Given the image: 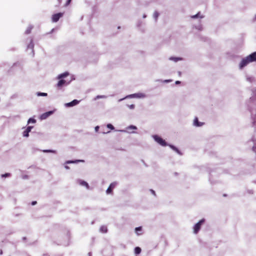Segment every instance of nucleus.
<instances>
[{
	"mask_svg": "<svg viewBox=\"0 0 256 256\" xmlns=\"http://www.w3.org/2000/svg\"><path fill=\"white\" fill-rule=\"evenodd\" d=\"M68 75L69 73L68 72H65L58 76L57 78L60 80L57 84L58 87L61 88L64 86H66L70 84V81L67 82L66 80H63V78H66Z\"/></svg>",
	"mask_w": 256,
	"mask_h": 256,
	"instance_id": "f257e3e1",
	"label": "nucleus"
},
{
	"mask_svg": "<svg viewBox=\"0 0 256 256\" xmlns=\"http://www.w3.org/2000/svg\"><path fill=\"white\" fill-rule=\"evenodd\" d=\"M146 97V95L142 92H138L126 96L124 98L119 100V102L122 100H123L127 98H143Z\"/></svg>",
	"mask_w": 256,
	"mask_h": 256,
	"instance_id": "f03ea898",
	"label": "nucleus"
},
{
	"mask_svg": "<svg viewBox=\"0 0 256 256\" xmlns=\"http://www.w3.org/2000/svg\"><path fill=\"white\" fill-rule=\"evenodd\" d=\"M152 138L154 140L158 142V144L162 146H167L166 142H165L164 140H163L162 138L159 136L158 135H154L152 136Z\"/></svg>",
	"mask_w": 256,
	"mask_h": 256,
	"instance_id": "7ed1b4c3",
	"label": "nucleus"
},
{
	"mask_svg": "<svg viewBox=\"0 0 256 256\" xmlns=\"http://www.w3.org/2000/svg\"><path fill=\"white\" fill-rule=\"evenodd\" d=\"M204 222V220L202 219L194 225V234L198 233V232L199 231V230L200 228V226H201L202 224Z\"/></svg>",
	"mask_w": 256,
	"mask_h": 256,
	"instance_id": "20e7f679",
	"label": "nucleus"
},
{
	"mask_svg": "<svg viewBox=\"0 0 256 256\" xmlns=\"http://www.w3.org/2000/svg\"><path fill=\"white\" fill-rule=\"evenodd\" d=\"M249 63H250V62L246 58V57L244 58L240 63V68L242 69L243 68L247 66Z\"/></svg>",
	"mask_w": 256,
	"mask_h": 256,
	"instance_id": "39448f33",
	"label": "nucleus"
},
{
	"mask_svg": "<svg viewBox=\"0 0 256 256\" xmlns=\"http://www.w3.org/2000/svg\"><path fill=\"white\" fill-rule=\"evenodd\" d=\"M63 16V13H58L52 15V21L54 22H57L59 19L62 17Z\"/></svg>",
	"mask_w": 256,
	"mask_h": 256,
	"instance_id": "423d86ee",
	"label": "nucleus"
},
{
	"mask_svg": "<svg viewBox=\"0 0 256 256\" xmlns=\"http://www.w3.org/2000/svg\"><path fill=\"white\" fill-rule=\"evenodd\" d=\"M246 58L250 62H256V52H254L247 56Z\"/></svg>",
	"mask_w": 256,
	"mask_h": 256,
	"instance_id": "0eeeda50",
	"label": "nucleus"
},
{
	"mask_svg": "<svg viewBox=\"0 0 256 256\" xmlns=\"http://www.w3.org/2000/svg\"><path fill=\"white\" fill-rule=\"evenodd\" d=\"M54 112L53 111H49V112H44V114H42L40 116V118L42 120H45L47 118H48L49 116H50V115H52V114H53Z\"/></svg>",
	"mask_w": 256,
	"mask_h": 256,
	"instance_id": "6e6552de",
	"label": "nucleus"
},
{
	"mask_svg": "<svg viewBox=\"0 0 256 256\" xmlns=\"http://www.w3.org/2000/svg\"><path fill=\"white\" fill-rule=\"evenodd\" d=\"M79 103V101L76 100H74L72 102L64 104L66 107H72L74 106Z\"/></svg>",
	"mask_w": 256,
	"mask_h": 256,
	"instance_id": "1a4fd4ad",
	"label": "nucleus"
},
{
	"mask_svg": "<svg viewBox=\"0 0 256 256\" xmlns=\"http://www.w3.org/2000/svg\"><path fill=\"white\" fill-rule=\"evenodd\" d=\"M34 44L33 43L32 40H30V42L28 46V49H30L31 50V53L32 54V56L34 55Z\"/></svg>",
	"mask_w": 256,
	"mask_h": 256,
	"instance_id": "9d476101",
	"label": "nucleus"
},
{
	"mask_svg": "<svg viewBox=\"0 0 256 256\" xmlns=\"http://www.w3.org/2000/svg\"><path fill=\"white\" fill-rule=\"evenodd\" d=\"M78 184L80 185H81L82 186H84L87 188H88V184L86 182L82 180H78Z\"/></svg>",
	"mask_w": 256,
	"mask_h": 256,
	"instance_id": "9b49d317",
	"label": "nucleus"
},
{
	"mask_svg": "<svg viewBox=\"0 0 256 256\" xmlns=\"http://www.w3.org/2000/svg\"><path fill=\"white\" fill-rule=\"evenodd\" d=\"M194 125L196 126H200L202 125V123L200 122L198 120V118H196L194 120Z\"/></svg>",
	"mask_w": 256,
	"mask_h": 256,
	"instance_id": "f8f14e48",
	"label": "nucleus"
},
{
	"mask_svg": "<svg viewBox=\"0 0 256 256\" xmlns=\"http://www.w3.org/2000/svg\"><path fill=\"white\" fill-rule=\"evenodd\" d=\"M252 123L254 125H256V111H254V112H252Z\"/></svg>",
	"mask_w": 256,
	"mask_h": 256,
	"instance_id": "ddd939ff",
	"label": "nucleus"
},
{
	"mask_svg": "<svg viewBox=\"0 0 256 256\" xmlns=\"http://www.w3.org/2000/svg\"><path fill=\"white\" fill-rule=\"evenodd\" d=\"M169 60H170L174 61V62H177L179 60H182V58H177V57H170L169 58Z\"/></svg>",
	"mask_w": 256,
	"mask_h": 256,
	"instance_id": "4468645a",
	"label": "nucleus"
},
{
	"mask_svg": "<svg viewBox=\"0 0 256 256\" xmlns=\"http://www.w3.org/2000/svg\"><path fill=\"white\" fill-rule=\"evenodd\" d=\"M142 230V227L140 226V227H138V228H136L135 232L138 235H140L142 234V233H140L139 232H141Z\"/></svg>",
	"mask_w": 256,
	"mask_h": 256,
	"instance_id": "2eb2a0df",
	"label": "nucleus"
},
{
	"mask_svg": "<svg viewBox=\"0 0 256 256\" xmlns=\"http://www.w3.org/2000/svg\"><path fill=\"white\" fill-rule=\"evenodd\" d=\"M100 231L102 232H104V233L106 232H107V228L104 226H102L100 228Z\"/></svg>",
	"mask_w": 256,
	"mask_h": 256,
	"instance_id": "dca6fc26",
	"label": "nucleus"
},
{
	"mask_svg": "<svg viewBox=\"0 0 256 256\" xmlns=\"http://www.w3.org/2000/svg\"><path fill=\"white\" fill-rule=\"evenodd\" d=\"M136 129H137L136 126H132V125L126 128L127 130H136Z\"/></svg>",
	"mask_w": 256,
	"mask_h": 256,
	"instance_id": "f3484780",
	"label": "nucleus"
},
{
	"mask_svg": "<svg viewBox=\"0 0 256 256\" xmlns=\"http://www.w3.org/2000/svg\"><path fill=\"white\" fill-rule=\"evenodd\" d=\"M141 252V248L140 247H136L134 248V252L136 254H140Z\"/></svg>",
	"mask_w": 256,
	"mask_h": 256,
	"instance_id": "a211bd4d",
	"label": "nucleus"
},
{
	"mask_svg": "<svg viewBox=\"0 0 256 256\" xmlns=\"http://www.w3.org/2000/svg\"><path fill=\"white\" fill-rule=\"evenodd\" d=\"M191 18H202L204 16H200V13H198L197 14L191 16Z\"/></svg>",
	"mask_w": 256,
	"mask_h": 256,
	"instance_id": "6ab92c4d",
	"label": "nucleus"
},
{
	"mask_svg": "<svg viewBox=\"0 0 256 256\" xmlns=\"http://www.w3.org/2000/svg\"><path fill=\"white\" fill-rule=\"evenodd\" d=\"M158 16H159L158 12H156V11H155L154 12V13L153 16H154V18L156 20H157V19H158Z\"/></svg>",
	"mask_w": 256,
	"mask_h": 256,
	"instance_id": "aec40b11",
	"label": "nucleus"
},
{
	"mask_svg": "<svg viewBox=\"0 0 256 256\" xmlns=\"http://www.w3.org/2000/svg\"><path fill=\"white\" fill-rule=\"evenodd\" d=\"M42 152H52L56 154V152L54 150H43Z\"/></svg>",
	"mask_w": 256,
	"mask_h": 256,
	"instance_id": "412c9836",
	"label": "nucleus"
},
{
	"mask_svg": "<svg viewBox=\"0 0 256 256\" xmlns=\"http://www.w3.org/2000/svg\"><path fill=\"white\" fill-rule=\"evenodd\" d=\"M32 28L31 26H28L26 30V32H25L26 34H30V32H31V30H32Z\"/></svg>",
	"mask_w": 256,
	"mask_h": 256,
	"instance_id": "4be33fe9",
	"label": "nucleus"
},
{
	"mask_svg": "<svg viewBox=\"0 0 256 256\" xmlns=\"http://www.w3.org/2000/svg\"><path fill=\"white\" fill-rule=\"evenodd\" d=\"M81 162V160H75V161H73V160H68L66 162V164H72V163H76V162ZM82 162H83V160H82Z\"/></svg>",
	"mask_w": 256,
	"mask_h": 256,
	"instance_id": "5701e85b",
	"label": "nucleus"
},
{
	"mask_svg": "<svg viewBox=\"0 0 256 256\" xmlns=\"http://www.w3.org/2000/svg\"><path fill=\"white\" fill-rule=\"evenodd\" d=\"M36 122V120L34 119V118H30L28 119V124H30V122H32V123H35Z\"/></svg>",
	"mask_w": 256,
	"mask_h": 256,
	"instance_id": "b1692460",
	"label": "nucleus"
},
{
	"mask_svg": "<svg viewBox=\"0 0 256 256\" xmlns=\"http://www.w3.org/2000/svg\"><path fill=\"white\" fill-rule=\"evenodd\" d=\"M170 146L174 150H175L176 152L178 154H180L179 150H178V149L176 148L175 146H172V145H170Z\"/></svg>",
	"mask_w": 256,
	"mask_h": 256,
	"instance_id": "393cba45",
	"label": "nucleus"
},
{
	"mask_svg": "<svg viewBox=\"0 0 256 256\" xmlns=\"http://www.w3.org/2000/svg\"><path fill=\"white\" fill-rule=\"evenodd\" d=\"M116 184L117 183L116 182H114L112 183L109 186L112 190L116 186Z\"/></svg>",
	"mask_w": 256,
	"mask_h": 256,
	"instance_id": "a878e982",
	"label": "nucleus"
},
{
	"mask_svg": "<svg viewBox=\"0 0 256 256\" xmlns=\"http://www.w3.org/2000/svg\"><path fill=\"white\" fill-rule=\"evenodd\" d=\"M38 96H46L48 95L47 93L45 92H38L37 93Z\"/></svg>",
	"mask_w": 256,
	"mask_h": 256,
	"instance_id": "bb28decb",
	"label": "nucleus"
},
{
	"mask_svg": "<svg viewBox=\"0 0 256 256\" xmlns=\"http://www.w3.org/2000/svg\"><path fill=\"white\" fill-rule=\"evenodd\" d=\"M106 126H107L108 128H110V129L112 130H113L114 128V126L112 124H108Z\"/></svg>",
	"mask_w": 256,
	"mask_h": 256,
	"instance_id": "cd10ccee",
	"label": "nucleus"
},
{
	"mask_svg": "<svg viewBox=\"0 0 256 256\" xmlns=\"http://www.w3.org/2000/svg\"><path fill=\"white\" fill-rule=\"evenodd\" d=\"M246 80L250 82H252L254 80V78L253 77H246Z\"/></svg>",
	"mask_w": 256,
	"mask_h": 256,
	"instance_id": "c85d7f7f",
	"label": "nucleus"
},
{
	"mask_svg": "<svg viewBox=\"0 0 256 256\" xmlns=\"http://www.w3.org/2000/svg\"><path fill=\"white\" fill-rule=\"evenodd\" d=\"M29 132H28V131H26V130H25L24 132H23V136H24V137H28V136H29Z\"/></svg>",
	"mask_w": 256,
	"mask_h": 256,
	"instance_id": "c756f323",
	"label": "nucleus"
},
{
	"mask_svg": "<svg viewBox=\"0 0 256 256\" xmlns=\"http://www.w3.org/2000/svg\"><path fill=\"white\" fill-rule=\"evenodd\" d=\"M10 176V173H6L5 174H3L2 175V178H6Z\"/></svg>",
	"mask_w": 256,
	"mask_h": 256,
	"instance_id": "7c9ffc66",
	"label": "nucleus"
},
{
	"mask_svg": "<svg viewBox=\"0 0 256 256\" xmlns=\"http://www.w3.org/2000/svg\"><path fill=\"white\" fill-rule=\"evenodd\" d=\"M33 126H28L27 127V128H26V130L28 132H30L32 129V128Z\"/></svg>",
	"mask_w": 256,
	"mask_h": 256,
	"instance_id": "2f4dec72",
	"label": "nucleus"
},
{
	"mask_svg": "<svg viewBox=\"0 0 256 256\" xmlns=\"http://www.w3.org/2000/svg\"><path fill=\"white\" fill-rule=\"evenodd\" d=\"M112 192V189L109 186L106 191V192L107 194H109L110 193H111V192Z\"/></svg>",
	"mask_w": 256,
	"mask_h": 256,
	"instance_id": "473e14b6",
	"label": "nucleus"
},
{
	"mask_svg": "<svg viewBox=\"0 0 256 256\" xmlns=\"http://www.w3.org/2000/svg\"><path fill=\"white\" fill-rule=\"evenodd\" d=\"M128 106L130 108V109H134L135 106L134 104H130V105H128Z\"/></svg>",
	"mask_w": 256,
	"mask_h": 256,
	"instance_id": "72a5a7b5",
	"label": "nucleus"
},
{
	"mask_svg": "<svg viewBox=\"0 0 256 256\" xmlns=\"http://www.w3.org/2000/svg\"><path fill=\"white\" fill-rule=\"evenodd\" d=\"M106 96H98L96 98V99L98 98H106Z\"/></svg>",
	"mask_w": 256,
	"mask_h": 256,
	"instance_id": "f704fd0d",
	"label": "nucleus"
},
{
	"mask_svg": "<svg viewBox=\"0 0 256 256\" xmlns=\"http://www.w3.org/2000/svg\"><path fill=\"white\" fill-rule=\"evenodd\" d=\"M94 130H95V131L96 132H98V130H99V126H96L94 128Z\"/></svg>",
	"mask_w": 256,
	"mask_h": 256,
	"instance_id": "c9c22d12",
	"label": "nucleus"
},
{
	"mask_svg": "<svg viewBox=\"0 0 256 256\" xmlns=\"http://www.w3.org/2000/svg\"><path fill=\"white\" fill-rule=\"evenodd\" d=\"M172 82V80H164V82H166V83H167V82Z\"/></svg>",
	"mask_w": 256,
	"mask_h": 256,
	"instance_id": "e433bc0d",
	"label": "nucleus"
},
{
	"mask_svg": "<svg viewBox=\"0 0 256 256\" xmlns=\"http://www.w3.org/2000/svg\"><path fill=\"white\" fill-rule=\"evenodd\" d=\"M70 1H71V0H68V1H67V2H66V6L68 5V4H70Z\"/></svg>",
	"mask_w": 256,
	"mask_h": 256,
	"instance_id": "4c0bfd02",
	"label": "nucleus"
},
{
	"mask_svg": "<svg viewBox=\"0 0 256 256\" xmlns=\"http://www.w3.org/2000/svg\"><path fill=\"white\" fill-rule=\"evenodd\" d=\"M36 201H34V202H32V204L34 206V205L36 204Z\"/></svg>",
	"mask_w": 256,
	"mask_h": 256,
	"instance_id": "58836bf2",
	"label": "nucleus"
},
{
	"mask_svg": "<svg viewBox=\"0 0 256 256\" xmlns=\"http://www.w3.org/2000/svg\"><path fill=\"white\" fill-rule=\"evenodd\" d=\"M180 81L177 80V81L176 82V84H180Z\"/></svg>",
	"mask_w": 256,
	"mask_h": 256,
	"instance_id": "ea45409f",
	"label": "nucleus"
},
{
	"mask_svg": "<svg viewBox=\"0 0 256 256\" xmlns=\"http://www.w3.org/2000/svg\"><path fill=\"white\" fill-rule=\"evenodd\" d=\"M151 192H152V194H155V192H154V190H151Z\"/></svg>",
	"mask_w": 256,
	"mask_h": 256,
	"instance_id": "a19ab883",
	"label": "nucleus"
},
{
	"mask_svg": "<svg viewBox=\"0 0 256 256\" xmlns=\"http://www.w3.org/2000/svg\"><path fill=\"white\" fill-rule=\"evenodd\" d=\"M64 167H65V168L66 169H68L69 168V167L68 166H66Z\"/></svg>",
	"mask_w": 256,
	"mask_h": 256,
	"instance_id": "79ce46f5",
	"label": "nucleus"
},
{
	"mask_svg": "<svg viewBox=\"0 0 256 256\" xmlns=\"http://www.w3.org/2000/svg\"><path fill=\"white\" fill-rule=\"evenodd\" d=\"M146 14H144L143 15V18H146Z\"/></svg>",
	"mask_w": 256,
	"mask_h": 256,
	"instance_id": "37998d69",
	"label": "nucleus"
},
{
	"mask_svg": "<svg viewBox=\"0 0 256 256\" xmlns=\"http://www.w3.org/2000/svg\"><path fill=\"white\" fill-rule=\"evenodd\" d=\"M120 132H126V130H120Z\"/></svg>",
	"mask_w": 256,
	"mask_h": 256,
	"instance_id": "c03bdc74",
	"label": "nucleus"
},
{
	"mask_svg": "<svg viewBox=\"0 0 256 256\" xmlns=\"http://www.w3.org/2000/svg\"><path fill=\"white\" fill-rule=\"evenodd\" d=\"M27 178V176H24L22 177L23 178Z\"/></svg>",
	"mask_w": 256,
	"mask_h": 256,
	"instance_id": "a18cd8bd",
	"label": "nucleus"
},
{
	"mask_svg": "<svg viewBox=\"0 0 256 256\" xmlns=\"http://www.w3.org/2000/svg\"><path fill=\"white\" fill-rule=\"evenodd\" d=\"M91 254H92L91 252H90L88 253V256H91Z\"/></svg>",
	"mask_w": 256,
	"mask_h": 256,
	"instance_id": "49530a36",
	"label": "nucleus"
},
{
	"mask_svg": "<svg viewBox=\"0 0 256 256\" xmlns=\"http://www.w3.org/2000/svg\"><path fill=\"white\" fill-rule=\"evenodd\" d=\"M254 20H256V14L255 15V16H254Z\"/></svg>",
	"mask_w": 256,
	"mask_h": 256,
	"instance_id": "de8ad7c7",
	"label": "nucleus"
},
{
	"mask_svg": "<svg viewBox=\"0 0 256 256\" xmlns=\"http://www.w3.org/2000/svg\"><path fill=\"white\" fill-rule=\"evenodd\" d=\"M2 254V250H1L0 252V254Z\"/></svg>",
	"mask_w": 256,
	"mask_h": 256,
	"instance_id": "09e8293b",
	"label": "nucleus"
},
{
	"mask_svg": "<svg viewBox=\"0 0 256 256\" xmlns=\"http://www.w3.org/2000/svg\"><path fill=\"white\" fill-rule=\"evenodd\" d=\"M129 133H134V132H128Z\"/></svg>",
	"mask_w": 256,
	"mask_h": 256,
	"instance_id": "8fccbe9b",
	"label": "nucleus"
},
{
	"mask_svg": "<svg viewBox=\"0 0 256 256\" xmlns=\"http://www.w3.org/2000/svg\"><path fill=\"white\" fill-rule=\"evenodd\" d=\"M59 2V3H60V0H58Z\"/></svg>",
	"mask_w": 256,
	"mask_h": 256,
	"instance_id": "3c124183",
	"label": "nucleus"
},
{
	"mask_svg": "<svg viewBox=\"0 0 256 256\" xmlns=\"http://www.w3.org/2000/svg\"><path fill=\"white\" fill-rule=\"evenodd\" d=\"M108 132H107V133H108ZM104 134H106V132H104Z\"/></svg>",
	"mask_w": 256,
	"mask_h": 256,
	"instance_id": "603ef678",
	"label": "nucleus"
}]
</instances>
